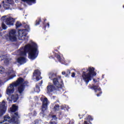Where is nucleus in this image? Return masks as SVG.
<instances>
[{
    "label": "nucleus",
    "mask_w": 124,
    "mask_h": 124,
    "mask_svg": "<svg viewBox=\"0 0 124 124\" xmlns=\"http://www.w3.org/2000/svg\"><path fill=\"white\" fill-rule=\"evenodd\" d=\"M27 52H28L29 59L35 60L37 58L39 53L37 44L31 41L29 44L20 48L17 51V55L22 56L16 59V61L19 64H24L27 62V59L25 58V56H27Z\"/></svg>",
    "instance_id": "1"
},
{
    "label": "nucleus",
    "mask_w": 124,
    "mask_h": 124,
    "mask_svg": "<svg viewBox=\"0 0 124 124\" xmlns=\"http://www.w3.org/2000/svg\"><path fill=\"white\" fill-rule=\"evenodd\" d=\"M48 77L50 80H52L53 84L48 83L46 89L47 93H55V92H58V91H62V86L63 82L61 76H57V74L50 72L48 74Z\"/></svg>",
    "instance_id": "2"
},
{
    "label": "nucleus",
    "mask_w": 124,
    "mask_h": 124,
    "mask_svg": "<svg viewBox=\"0 0 124 124\" xmlns=\"http://www.w3.org/2000/svg\"><path fill=\"white\" fill-rule=\"evenodd\" d=\"M28 82L24 81V79L20 78L16 81L13 82L10 84L6 90V93L8 95H11L12 93H14L15 91V88L18 87V92L20 95H19V98H23L24 96V91H25V84H27Z\"/></svg>",
    "instance_id": "3"
},
{
    "label": "nucleus",
    "mask_w": 124,
    "mask_h": 124,
    "mask_svg": "<svg viewBox=\"0 0 124 124\" xmlns=\"http://www.w3.org/2000/svg\"><path fill=\"white\" fill-rule=\"evenodd\" d=\"M96 76V73L94 71V68L89 67L87 69L86 72H83L82 74V78L83 81L86 83V85H88L90 81H92V79Z\"/></svg>",
    "instance_id": "4"
},
{
    "label": "nucleus",
    "mask_w": 124,
    "mask_h": 124,
    "mask_svg": "<svg viewBox=\"0 0 124 124\" xmlns=\"http://www.w3.org/2000/svg\"><path fill=\"white\" fill-rule=\"evenodd\" d=\"M0 74H4L5 77L7 79L6 81H9L16 77V72L13 71L12 68L8 70V72H5V69L3 66H0Z\"/></svg>",
    "instance_id": "5"
},
{
    "label": "nucleus",
    "mask_w": 124,
    "mask_h": 124,
    "mask_svg": "<svg viewBox=\"0 0 124 124\" xmlns=\"http://www.w3.org/2000/svg\"><path fill=\"white\" fill-rule=\"evenodd\" d=\"M18 119H19V115H18L17 112L14 113L11 119L8 115H6L4 117V120L0 122V124H9L11 123L14 124H18Z\"/></svg>",
    "instance_id": "6"
},
{
    "label": "nucleus",
    "mask_w": 124,
    "mask_h": 124,
    "mask_svg": "<svg viewBox=\"0 0 124 124\" xmlns=\"http://www.w3.org/2000/svg\"><path fill=\"white\" fill-rule=\"evenodd\" d=\"M1 20L2 22L1 26L3 30H6V29H7V26L5 25L4 23L6 25H7V26H13L15 22L14 18L9 17L8 16H3L1 18Z\"/></svg>",
    "instance_id": "7"
},
{
    "label": "nucleus",
    "mask_w": 124,
    "mask_h": 124,
    "mask_svg": "<svg viewBox=\"0 0 124 124\" xmlns=\"http://www.w3.org/2000/svg\"><path fill=\"white\" fill-rule=\"evenodd\" d=\"M26 29L18 30V38L19 40H26L28 31H30V26L28 25L25 26Z\"/></svg>",
    "instance_id": "8"
},
{
    "label": "nucleus",
    "mask_w": 124,
    "mask_h": 124,
    "mask_svg": "<svg viewBox=\"0 0 124 124\" xmlns=\"http://www.w3.org/2000/svg\"><path fill=\"white\" fill-rule=\"evenodd\" d=\"M40 100L42 102V112L40 113V115L44 117V116H43V113H44V111L47 110L48 104H49V101L45 96H42L40 98Z\"/></svg>",
    "instance_id": "9"
},
{
    "label": "nucleus",
    "mask_w": 124,
    "mask_h": 124,
    "mask_svg": "<svg viewBox=\"0 0 124 124\" xmlns=\"http://www.w3.org/2000/svg\"><path fill=\"white\" fill-rule=\"evenodd\" d=\"M3 7L5 9H11L14 6V0H5L3 1Z\"/></svg>",
    "instance_id": "10"
},
{
    "label": "nucleus",
    "mask_w": 124,
    "mask_h": 124,
    "mask_svg": "<svg viewBox=\"0 0 124 124\" xmlns=\"http://www.w3.org/2000/svg\"><path fill=\"white\" fill-rule=\"evenodd\" d=\"M9 38L11 41H16L17 35H16V30L12 29L9 31Z\"/></svg>",
    "instance_id": "11"
},
{
    "label": "nucleus",
    "mask_w": 124,
    "mask_h": 124,
    "mask_svg": "<svg viewBox=\"0 0 124 124\" xmlns=\"http://www.w3.org/2000/svg\"><path fill=\"white\" fill-rule=\"evenodd\" d=\"M41 74L40 71L38 70H35L33 74L32 79L34 81H39L41 79Z\"/></svg>",
    "instance_id": "12"
},
{
    "label": "nucleus",
    "mask_w": 124,
    "mask_h": 124,
    "mask_svg": "<svg viewBox=\"0 0 124 124\" xmlns=\"http://www.w3.org/2000/svg\"><path fill=\"white\" fill-rule=\"evenodd\" d=\"M6 112V106L5 105V101H2V102H0V115L2 116L3 114Z\"/></svg>",
    "instance_id": "13"
},
{
    "label": "nucleus",
    "mask_w": 124,
    "mask_h": 124,
    "mask_svg": "<svg viewBox=\"0 0 124 124\" xmlns=\"http://www.w3.org/2000/svg\"><path fill=\"white\" fill-rule=\"evenodd\" d=\"M88 88L89 89H91V90H94L95 93H96V92H100L101 91V89L100 88L95 85H93L92 87L91 85H89Z\"/></svg>",
    "instance_id": "14"
},
{
    "label": "nucleus",
    "mask_w": 124,
    "mask_h": 124,
    "mask_svg": "<svg viewBox=\"0 0 124 124\" xmlns=\"http://www.w3.org/2000/svg\"><path fill=\"white\" fill-rule=\"evenodd\" d=\"M22 1H23V2H25V3H27L29 5H31V4H33V3H35L36 2V1L35 0H21Z\"/></svg>",
    "instance_id": "15"
},
{
    "label": "nucleus",
    "mask_w": 124,
    "mask_h": 124,
    "mask_svg": "<svg viewBox=\"0 0 124 124\" xmlns=\"http://www.w3.org/2000/svg\"><path fill=\"white\" fill-rule=\"evenodd\" d=\"M55 57L58 60L59 62H62L63 64L65 63V60H64V59L61 58V56H60V55L58 54H55Z\"/></svg>",
    "instance_id": "16"
},
{
    "label": "nucleus",
    "mask_w": 124,
    "mask_h": 124,
    "mask_svg": "<svg viewBox=\"0 0 124 124\" xmlns=\"http://www.w3.org/2000/svg\"><path fill=\"white\" fill-rule=\"evenodd\" d=\"M93 121V118L90 115H89L86 119V121H84V124H92L91 121Z\"/></svg>",
    "instance_id": "17"
},
{
    "label": "nucleus",
    "mask_w": 124,
    "mask_h": 124,
    "mask_svg": "<svg viewBox=\"0 0 124 124\" xmlns=\"http://www.w3.org/2000/svg\"><path fill=\"white\" fill-rule=\"evenodd\" d=\"M12 113H15L16 111L18 110V107L15 106V105H13L12 107L10 108Z\"/></svg>",
    "instance_id": "18"
},
{
    "label": "nucleus",
    "mask_w": 124,
    "mask_h": 124,
    "mask_svg": "<svg viewBox=\"0 0 124 124\" xmlns=\"http://www.w3.org/2000/svg\"><path fill=\"white\" fill-rule=\"evenodd\" d=\"M11 98L12 100L14 101V102H16V101L18 100V98H19V97L18 96L17 94H15L12 95Z\"/></svg>",
    "instance_id": "19"
},
{
    "label": "nucleus",
    "mask_w": 124,
    "mask_h": 124,
    "mask_svg": "<svg viewBox=\"0 0 124 124\" xmlns=\"http://www.w3.org/2000/svg\"><path fill=\"white\" fill-rule=\"evenodd\" d=\"M0 58H1V59H2V58H3V60H4V62L5 63V64H8V63H9V60H8V58H6V56H0Z\"/></svg>",
    "instance_id": "20"
},
{
    "label": "nucleus",
    "mask_w": 124,
    "mask_h": 124,
    "mask_svg": "<svg viewBox=\"0 0 124 124\" xmlns=\"http://www.w3.org/2000/svg\"><path fill=\"white\" fill-rule=\"evenodd\" d=\"M53 111L56 113H59V111H60V106L59 105H56L53 108Z\"/></svg>",
    "instance_id": "21"
},
{
    "label": "nucleus",
    "mask_w": 124,
    "mask_h": 124,
    "mask_svg": "<svg viewBox=\"0 0 124 124\" xmlns=\"http://www.w3.org/2000/svg\"><path fill=\"white\" fill-rule=\"evenodd\" d=\"M69 107H68V106L64 105L62 107V109H63L65 111H67L68 112V110L69 109Z\"/></svg>",
    "instance_id": "22"
},
{
    "label": "nucleus",
    "mask_w": 124,
    "mask_h": 124,
    "mask_svg": "<svg viewBox=\"0 0 124 124\" xmlns=\"http://www.w3.org/2000/svg\"><path fill=\"white\" fill-rule=\"evenodd\" d=\"M16 28H20V27L22 26V24H21L20 22L17 21L16 23Z\"/></svg>",
    "instance_id": "23"
},
{
    "label": "nucleus",
    "mask_w": 124,
    "mask_h": 124,
    "mask_svg": "<svg viewBox=\"0 0 124 124\" xmlns=\"http://www.w3.org/2000/svg\"><path fill=\"white\" fill-rule=\"evenodd\" d=\"M34 91L36 93H39V92H40V89L39 88V87L36 85Z\"/></svg>",
    "instance_id": "24"
},
{
    "label": "nucleus",
    "mask_w": 124,
    "mask_h": 124,
    "mask_svg": "<svg viewBox=\"0 0 124 124\" xmlns=\"http://www.w3.org/2000/svg\"><path fill=\"white\" fill-rule=\"evenodd\" d=\"M41 22V19H38L36 21V24L35 26H38V25H39V23Z\"/></svg>",
    "instance_id": "25"
},
{
    "label": "nucleus",
    "mask_w": 124,
    "mask_h": 124,
    "mask_svg": "<svg viewBox=\"0 0 124 124\" xmlns=\"http://www.w3.org/2000/svg\"><path fill=\"white\" fill-rule=\"evenodd\" d=\"M37 113H36V112L35 111H33V112L32 113V115L34 117H35V116H36V114Z\"/></svg>",
    "instance_id": "26"
},
{
    "label": "nucleus",
    "mask_w": 124,
    "mask_h": 124,
    "mask_svg": "<svg viewBox=\"0 0 124 124\" xmlns=\"http://www.w3.org/2000/svg\"><path fill=\"white\" fill-rule=\"evenodd\" d=\"M1 31H2V29H1V27H0V36H2V33H1Z\"/></svg>",
    "instance_id": "27"
},
{
    "label": "nucleus",
    "mask_w": 124,
    "mask_h": 124,
    "mask_svg": "<svg viewBox=\"0 0 124 124\" xmlns=\"http://www.w3.org/2000/svg\"><path fill=\"white\" fill-rule=\"evenodd\" d=\"M52 120H57V117H56V116H55V115L53 116Z\"/></svg>",
    "instance_id": "28"
},
{
    "label": "nucleus",
    "mask_w": 124,
    "mask_h": 124,
    "mask_svg": "<svg viewBox=\"0 0 124 124\" xmlns=\"http://www.w3.org/2000/svg\"><path fill=\"white\" fill-rule=\"evenodd\" d=\"M101 93H102V92H100L99 93L97 94V96H100Z\"/></svg>",
    "instance_id": "29"
},
{
    "label": "nucleus",
    "mask_w": 124,
    "mask_h": 124,
    "mask_svg": "<svg viewBox=\"0 0 124 124\" xmlns=\"http://www.w3.org/2000/svg\"><path fill=\"white\" fill-rule=\"evenodd\" d=\"M71 76H72V77H73V78L75 77V73H72Z\"/></svg>",
    "instance_id": "30"
},
{
    "label": "nucleus",
    "mask_w": 124,
    "mask_h": 124,
    "mask_svg": "<svg viewBox=\"0 0 124 124\" xmlns=\"http://www.w3.org/2000/svg\"><path fill=\"white\" fill-rule=\"evenodd\" d=\"M50 124H57V123L55 122H51Z\"/></svg>",
    "instance_id": "31"
},
{
    "label": "nucleus",
    "mask_w": 124,
    "mask_h": 124,
    "mask_svg": "<svg viewBox=\"0 0 124 124\" xmlns=\"http://www.w3.org/2000/svg\"><path fill=\"white\" fill-rule=\"evenodd\" d=\"M2 85V81H1V80H0V86H1Z\"/></svg>",
    "instance_id": "32"
},
{
    "label": "nucleus",
    "mask_w": 124,
    "mask_h": 124,
    "mask_svg": "<svg viewBox=\"0 0 124 124\" xmlns=\"http://www.w3.org/2000/svg\"><path fill=\"white\" fill-rule=\"evenodd\" d=\"M62 75H64V74H65V72H62Z\"/></svg>",
    "instance_id": "33"
},
{
    "label": "nucleus",
    "mask_w": 124,
    "mask_h": 124,
    "mask_svg": "<svg viewBox=\"0 0 124 124\" xmlns=\"http://www.w3.org/2000/svg\"><path fill=\"white\" fill-rule=\"evenodd\" d=\"M47 27L48 28L50 27V24H49V23H47Z\"/></svg>",
    "instance_id": "34"
},
{
    "label": "nucleus",
    "mask_w": 124,
    "mask_h": 124,
    "mask_svg": "<svg viewBox=\"0 0 124 124\" xmlns=\"http://www.w3.org/2000/svg\"><path fill=\"white\" fill-rule=\"evenodd\" d=\"M68 74H70V71H68Z\"/></svg>",
    "instance_id": "35"
},
{
    "label": "nucleus",
    "mask_w": 124,
    "mask_h": 124,
    "mask_svg": "<svg viewBox=\"0 0 124 124\" xmlns=\"http://www.w3.org/2000/svg\"><path fill=\"white\" fill-rule=\"evenodd\" d=\"M93 82H94L95 83H96V81H95V79H93Z\"/></svg>",
    "instance_id": "36"
},
{
    "label": "nucleus",
    "mask_w": 124,
    "mask_h": 124,
    "mask_svg": "<svg viewBox=\"0 0 124 124\" xmlns=\"http://www.w3.org/2000/svg\"><path fill=\"white\" fill-rule=\"evenodd\" d=\"M16 2H18L19 1L18 0H15Z\"/></svg>",
    "instance_id": "37"
},
{
    "label": "nucleus",
    "mask_w": 124,
    "mask_h": 124,
    "mask_svg": "<svg viewBox=\"0 0 124 124\" xmlns=\"http://www.w3.org/2000/svg\"><path fill=\"white\" fill-rule=\"evenodd\" d=\"M41 83H40V85H41L42 84V81H41Z\"/></svg>",
    "instance_id": "38"
},
{
    "label": "nucleus",
    "mask_w": 124,
    "mask_h": 124,
    "mask_svg": "<svg viewBox=\"0 0 124 124\" xmlns=\"http://www.w3.org/2000/svg\"><path fill=\"white\" fill-rule=\"evenodd\" d=\"M82 118H83V116H82L81 117H80V119H81Z\"/></svg>",
    "instance_id": "39"
},
{
    "label": "nucleus",
    "mask_w": 124,
    "mask_h": 124,
    "mask_svg": "<svg viewBox=\"0 0 124 124\" xmlns=\"http://www.w3.org/2000/svg\"><path fill=\"white\" fill-rule=\"evenodd\" d=\"M0 7H1V5H0Z\"/></svg>",
    "instance_id": "40"
},
{
    "label": "nucleus",
    "mask_w": 124,
    "mask_h": 124,
    "mask_svg": "<svg viewBox=\"0 0 124 124\" xmlns=\"http://www.w3.org/2000/svg\"><path fill=\"white\" fill-rule=\"evenodd\" d=\"M3 60V59H2L0 60V61H2Z\"/></svg>",
    "instance_id": "41"
},
{
    "label": "nucleus",
    "mask_w": 124,
    "mask_h": 124,
    "mask_svg": "<svg viewBox=\"0 0 124 124\" xmlns=\"http://www.w3.org/2000/svg\"><path fill=\"white\" fill-rule=\"evenodd\" d=\"M79 117H80V114L78 115Z\"/></svg>",
    "instance_id": "42"
},
{
    "label": "nucleus",
    "mask_w": 124,
    "mask_h": 124,
    "mask_svg": "<svg viewBox=\"0 0 124 124\" xmlns=\"http://www.w3.org/2000/svg\"><path fill=\"white\" fill-rule=\"evenodd\" d=\"M44 21H46V19H45Z\"/></svg>",
    "instance_id": "43"
},
{
    "label": "nucleus",
    "mask_w": 124,
    "mask_h": 124,
    "mask_svg": "<svg viewBox=\"0 0 124 124\" xmlns=\"http://www.w3.org/2000/svg\"><path fill=\"white\" fill-rule=\"evenodd\" d=\"M60 115H62V113H60Z\"/></svg>",
    "instance_id": "44"
},
{
    "label": "nucleus",
    "mask_w": 124,
    "mask_h": 124,
    "mask_svg": "<svg viewBox=\"0 0 124 124\" xmlns=\"http://www.w3.org/2000/svg\"><path fill=\"white\" fill-rule=\"evenodd\" d=\"M72 124H73V123H72Z\"/></svg>",
    "instance_id": "45"
}]
</instances>
